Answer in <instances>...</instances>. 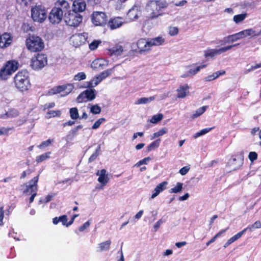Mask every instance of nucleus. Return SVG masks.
Returning <instances> with one entry per match:
<instances>
[{
    "label": "nucleus",
    "mask_w": 261,
    "mask_h": 261,
    "mask_svg": "<svg viewBox=\"0 0 261 261\" xmlns=\"http://www.w3.org/2000/svg\"><path fill=\"white\" fill-rule=\"evenodd\" d=\"M168 3L166 0H150L146 4L145 10L147 13V19L153 20L162 16V10L167 8Z\"/></svg>",
    "instance_id": "1"
},
{
    "label": "nucleus",
    "mask_w": 261,
    "mask_h": 261,
    "mask_svg": "<svg viewBox=\"0 0 261 261\" xmlns=\"http://www.w3.org/2000/svg\"><path fill=\"white\" fill-rule=\"evenodd\" d=\"M13 82L15 88L21 92H27L31 87L29 73L26 70L19 71L14 76Z\"/></svg>",
    "instance_id": "2"
},
{
    "label": "nucleus",
    "mask_w": 261,
    "mask_h": 261,
    "mask_svg": "<svg viewBox=\"0 0 261 261\" xmlns=\"http://www.w3.org/2000/svg\"><path fill=\"white\" fill-rule=\"evenodd\" d=\"M25 44L28 49L33 53L41 51L45 46L44 41L40 37L31 34L26 39Z\"/></svg>",
    "instance_id": "3"
},
{
    "label": "nucleus",
    "mask_w": 261,
    "mask_h": 261,
    "mask_svg": "<svg viewBox=\"0 0 261 261\" xmlns=\"http://www.w3.org/2000/svg\"><path fill=\"white\" fill-rule=\"evenodd\" d=\"M18 62L15 60H10L6 62L0 69V80L6 81L10 76L18 69Z\"/></svg>",
    "instance_id": "4"
},
{
    "label": "nucleus",
    "mask_w": 261,
    "mask_h": 261,
    "mask_svg": "<svg viewBox=\"0 0 261 261\" xmlns=\"http://www.w3.org/2000/svg\"><path fill=\"white\" fill-rule=\"evenodd\" d=\"M39 180V175L35 176L29 181V185H24L25 189L23 190V193L25 194H31V196L29 199V203L33 202L35 197L37 195L38 186V182Z\"/></svg>",
    "instance_id": "5"
},
{
    "label": "nucleus",
    "mask_w": 261,
    "mask_h": 261,
    "mask_svg": "<svg viewBox=\"0 0 261 261\" xmlns=\"http://www.w3.org/2000/svg\"><path fill=\"white\" fill-rule=\"evenodd\" d=\"M64 19L67 25L76 27L82 22L83 16L80 13L71 10L65 13Z\"/></svg>",
    "instance_id": "6"
},
{
    "label": "nucleus",
    "mask_w": 261,
    "mask_h": 261,
    "mask_svg": "<svg viewBox=\"0 0 261 261\" xmlns=\"http://www.w3.org/2000/svg\"><path fill=\"white\" fill-rule=\"evenodd\" d=\"M47 12L45 8L41 6H35L31 9V16L34 21L41 23L47 18Z\"/></svg>",
    "instance_id": "7"
},
{
    "label": "nucleus",
    "mask_w": 261,
    "mask_h": 261,
    "mask_svg": "<svg viewBox=\"0 0 261 261\" xmlns=\"http://www.w3.org/2000/svg\"><path fill=\"white\" fill-rule=\"evenodd\" d=\"M47 64L46 55L44 54L38 53L32 58L30 66L34 70H39L43 68Z\"/></svg>",
    "instance_id": "8"
},
{
    "label": "nucleus",
    "mask_w": 261,
    "mask_h": 261,
    "mask_svg": "<svg viewBox=\"0 0 261 261\" xmlns=\"http://www.w3.org/2000/svg\"><path fill=\"white\" fill-rule=\"evenodd\" d=\"M108 19V16L104 12L94 11L91 15V22L95 26L105 27Z\"/></svg>",
    "instance_id": "9"
},
{
    "label": "nucleus",
    "mask_w": 261,
    "mask_h": 261,
    "mask_svg": "<svg viewBox=\"0 0 261 261\" xmlns=\"http://www.w3.org/2000/svg\"><path fill=\"white\" fill-rule=\"evenodd\" d=\"M96 97V91L94 89H86L76 98V101L78 103L92 101Z\"/></svg>",
    "instance_id": "10"
},
{
    "label": "nucleus",
    "mask_w": 261,
    "mask_h": 261,
    "mask_svg": "<svg viewBox=\"0 0 261 261\" xmlns=\"http://www.w3.org/2000/svg\"><path fill=\"white\" fill-rule=\"evenodd\" d=\"M63 14L59 8L54 7L49 14L48 19L49 21L53 23H59L62 19Z\"/></svg>",
    "instance_id": "11"
},
{
    "label": "nucleus",
    "mask_w": 261,
    "mask_h": 261,
    "mask_svg": "<svg viewBox=\"0 0 261 261\" xmlns=\"http://www.w3.org/2000/svg\"><path fill=\"white\" fill-rule=\"evenodd\" d=\"M239 45V43H237L232 45H228L225 47H223L219 49H210L205 53L204 56L205 57H214L215 56L217 55H220L223 53L226 52L227 50L231 49L233 47L238 46Z\"/></svg>",
    "instance_id": "12"
},
{
    "label": "nucleus",
    "mask_w": 261,
    "mask_h": 261,
    "mask_svg": "<svg viewBox=\"0 0 261 261\" xmlns=\"http://www.w3.org/2000/svg\"><path fill=\"white\" fill-rule=\"evenodd\" d=\"M136 45L140 54L145 53L151 50L148 39L140 38L136 42Z\"/></svg>",
    "instance_id": "13"
},
{
    "label": "nucleus",
    "mask_w": 261,
    "mask_h": 261,
    "mask_svg": "<svg viewBox=\"0 0 261 261\" xmlns=\"http://www.w3.org/2000/svg\"><path fill=\"white\" fill-rule=\"evenodd\" d=\"M244 162L243 152H238L236 154L232 155L229 163L231 165L234 166V169H236L242 166Z\"/></svg>",
    "instance_id": "14"
},
{
    "label": "nucleus",
    "mask_w": 261,
    "mask_h": 261,
    "mask_svg": "<svg viewBox=\"0 0 261 261\" xmlns=\"http://www.w3.org/2000/svg\"><path fill=\"white\" fill-rule=\"evenodd\" d=\"M123 23V18L120 17H115L111 18L109 21L108 20V27L111 30H115L120 28Z\"/></svg>",
    "instance_id": "15"
},
{
    "label": "nucleus",
    "mask_w": 261,
    "mask_h": 261,
    "mask_svg": "<svg viewBox=\"0 0 261 261\" xmlns=\"http://www.w3.org/2000/svg\"><path fill=\"white\" fill-rule=\"evenodd\" d=\"M86 8V4L84 0H74L72 4V10L80 13Z\"/></svg>",
    "instance_id": "16"
},
{
    "label": "nucleus",
    "mask_w": 261,
    "mask_h": 261,
    "mask_svg": "<svg viewBox=\"0 0 261 261\" xmlns=\"http://www.w3.org/2000/svg\"><path fill=\"white\" fill-rule=\"evenodd\" d=\"M123 51V47L121 45H116L111 48L108 49V55L110 56H118Z\"/></svg>",
    "instance_id": "17"
},
{
    "label": "nucleus",
    "mask_w": 261,
    "mask_h": 261,
    "mask_svg": "<svg viewBox=\"0 0 261 261\" xmlns=\"http://www.w3.org/2000/svg\"><path fill=\"white\" fill-rule=\"evenodd\" d=\"M55 7L59 8L62 13L68 11L70 8L69 3L65 0H58L55 3Z\"/></svg>",
    "instance_id": "18"
},
{
    "label": "nucleus",
    "mask_w": 261,
    "mask_h": 261,
    "mask_svg": "<svg viewBox=\"0 0 261 261\" xmlns=\"http://www.w3.org/2000/svg\"><path fill=\"white\" fill-rule=\"evenodd\" d=\"M68 86L71 87V85L66 84L54 87L49 90L48 93L49 95H53L60 93L61 92L65 91Z\"/></svg>",
    "instance_id": "19"
},
{
    "label": "nucleus",
    "mask_w": 261,
    "mask_h": 261,
    "mask_svg": "<svg viewBox=\"0 0 261 261\" xmlns=\"http://www.w3.org/2000/svg\"><path fill=\"white\" fill-rule=\"evenodd\" d=\"M71 39L73 45L76 46L82 45L85 40L84 36L81 33L73 35Z\"/></svg>",
    "instance_id": "20"
},
{
    "label": "nucleus",
    "mask_w": 261,
    "mask_h": 261,
    "mask_svg": "<svg viewBox=\"0 0 261 261\" xmlns=\"http://www.w3.org/2000/svg\"><path fill=\"white\" fill-rule=\"evenodd\" d=\"M168 182L166 181H163L156 186L154 190V193L152 194L151 198H154L157 196L161 192L166 189Z\"/></svg>",
    "instance_id": "21"
},
{
    "label": "nucleus",
    "mask_w": 261,
    "mask_h": 261,
    "mask_svg": "<svg viewBox=\"0 0 261 261\" xmlns=\"http://www.w3.org/2000/svg\"><path fill=\"white\" fill-rule=\"evenodd\" d=\"M148 40L151 49L153 46L161 45L165 42V39L161 36H158L153 38L148 39Z\"/></svg>",
    "instance_id": "22"
},
{
    "label": "nucleus",
    "mask_w": 261,
    "mask_h": 261,
    "mask_svg": "<svg viewBox=\"0 0 261 261\" xmlns=\"http://www.w3.org/2000/svg\"><path fill=\"white\" fill-rule=\"evenodd\" d=\"M189 87L188 84H185L182 86H180L177 90V97L178 98H184L187 95V93L188 92Z\"/></svg>",
    "instance_id": "23"
},
{
    "label": "nucleus",
    "mask_w": 261,
    "mask_h": 261,
    "mask_svg": "<svg viewBox=\"0 0 261 261\" xmlns=\"http://www.w3.org/2000/svg\"><path fill=\"white\" fill-rule=\"evenodd\" d=\"M102 81V80H101V77H100V76L99 75L95 76L90 81L87 82V87L92 88V87H95L99 83H100Z\"/></svg>",
    "instance_id": "24"
},
{
    "label": "nucleus",
    "mask_w": 261,
    "mask_h": 261,
    "mask_svg": "<svg viewBox=\"0 0 261 261\" xmlns=\"http://www.w3.org/2000/svg\"><path fill=\"white\" fill-rule=\"evenodd\" d=\"M110 240L100 243L98 244V248L100 251H106L109 250L111 244Z\"/></svg>",
    "instance_id": "25"
},
{
    "label": "nucleus",
    "mask_w": 261,
    "mask_h": 261,
    "mask_svg": "<svg viewBox=\"0 0 261 261\" xmlns=\"http://www.w3.org/2000/svg\"><path fill=\"white\" fill-rule=\"evenodd\" d=\"M161 140L160 139H158L152 142H151L149 145L147 147V151H151L157 148H158L160 146V142Z\"/></svg>",
    "instance_id": "26"
},
{
    "label": "nucleus",
    "mask_w": 261,
    "mask_h": 261,
    "mask_svg": "<svg viewBox=\"0 0 261 261\" xmlns=\"http://www.w3.org/2000/svg\"><path fill=\"white\" fill-rule=\"evenodd\" d=\"M127 17L132 20L138 19L139 17L138 11L135 9L129 10L127 14Z\"/></svg>",
    "instance_id": "27"
},
{
    "label": "nucleus",
    "mask_w": 261,
    "mask_h": 261,
    "mask_svg": "<svg viewBox=\"0 0 261 261\" xmlns=\"http://www.w3.org/2000/svg\"><path fill=\"white\" fill-rule=\"evenodd\" d=\"M51 154V152L48 151L45 152L43 154H42L40 155H38L36 158V162L37 163H40L50 158V154Z\"/></svg>",
    "instance_id": "28"
},
{
    "label": "nucleus",
    "mask_w": 261,
    "mask_h": 261,
    "mask_svg": "<svg viewBox=\"0 0 261 261\" xmlns=\"http://www.w3.org/2000/svg\"><path fill=\"white\" fill-rule=\"evenodd\" d=\"M247 16L246 13L236 15L233 16V20L236 23H239L243 21Z\"/></svg>",
    "instance_id": "29"
},
{
    "label": "nucleus",
    "mask_w": 261,
    "mask_h": 261,
    "mask_svg": "<svg viewBox=\"0 0 261 261\" xmlns=\"http://www.w3.org/2000/svg\"><path fill=\"white\" fill-rule=\"evenodd\" d=\"M207 108V106H203L202 107L199 108L198 109L195 113L192 115V118L193 119L197 118L200 115H201L202 114L204 113V112L206 111V109Z\"/></svg>",
    "instance_id": "30"
},
{
    "label": "nucleus",
    "mask_w": 261,
    "mask_h": 261,
    "mask_svg": "<svg viewBox=\"0 0 261 261\" xmlns=\"http://www.w3.org/2000/svg\"><path fill=\"white\" fill-rule=\"evenodd\" d=\"M70 116L72 119H77L79 118V114L77 108L76 107L72 108L69 110Z\"/></svg>",
    "instance_id": "31"
},
{
    "label": "nucleus",
    "mask_w": 261,
    "mask_h": 261,
    "mask_svg": "<svg viewBox=\"0 0 261 261\" xmlns=\"http://www.w3.org/2000/svg\"><path fill=\"white\" fill-rule=\"evenodd\" d=\"M154 99V97L153 96H151L148 98L142 97L138 99L137 101L135 102V104H145L153 100Z\"/></svg>",
    "instance_id": "32"
},
{
    "label": "nucleus",
    "mask_w": 261,
    "mask_h": 261,
    "mask_svg": "<svg viewBox=\"0 0 261 261\" xmlns=\"http://www.w3.org/2000/svg\"><path fill=\"white\" fill-rule=\"evenodd\" d=\"M215 126L210 128H205L195 134L194 137L197 138L202 135H204L214 129Z\"/></svg>",
    "instance_id": "33"
},
{
    "label": "nucleus",
    "mask_w": 261,
    "mask_h": 261,
    "mask_svg": "<svg viewBox=\"0 0 261 261\" xmlns=\"http://www.w3.org/2000/svg\"><path fill=\"white\" fill-rule=\"evenodd\" d=\"M242 31L243 32V34L244 35V37H247L248 36H250V35H253L254 36H258V35L261 34V30L257 34H255V31H253L251 29H246V30H243Z\"/></svg>",
    "instance_id": "34"
},
{
    "label": "nucleus",
    "mask_w": 261,
    "mask_h": 261,
    "mask_svg": "<svg viewBox=\"0 0 261 261\" xmlns=\"http://www.w3.org/2000/svg\"><path fill=\"white\" fill-rule=\"evenodd\" d=\"M207 66V64H203L198 66H197L195 68L190 69L189 71V73L191 75H195L198 72L200 69H203Z\"/></svg>",
    "instance_id": "35"
},
{
    "label": "nucleus",
    "mask_w": 261,
    "mask_h": 261,
    "mask_svg": "<svg viewBox=\"0 0 261 261\" xmlns=\"http://www.w3.org/2000/svg\"><path fill=\"white\" fill-rule=\"evenodd\" d=\"M183 184L178 182L175 187L172 188L170 190V193H177L180 192L182 189Z\"/></svg>",
    "instance_id": "36"
},
{
    "label": "nucleus",
    "mask_w": 261,
    "mask_h": 261,
    "mask_svg": "<svg viewBox=\"0 0 261 261\" xmlns=\"http://www.w3.org/2000/svg\"><path fill=\"white\" fill-rule=\"evenodd\" d=\"M55 195L56 193H51V194L47 195L44 199H41L39 200V203L46 204L50 201Z\"/></svg>",
    "instance_id": "37"
},
{
    "label": "nucleus",
    "mask_w": 261,
    "mask_h": 261,
    "mask_svg": "<svg viewBox=\"0 0 261 261\" xmlns=\"http://www.w3.org/2000/svg\"><path fill=\"white\" fill-rule=\"evenodd\" d=\"M54 142V139H48L46 141L41 142V143L38 146L40 149H43L49 146Z\"/></svg>",
    "instance_id": "38"
},
{
    "label": "nucleus",
    "mask_w": 261,
    "mask_h": 261,
    "mask_svg": "<svg viewBox=\"0 0 261 261\" xmlns=\"http://www.w3.org/2000/svg\"><path fill=\"white\" fill-rule=\"evenodd\" d=\"M47 115H48L47 117L48 118H50L51 117H55L56 116L59 117L61 115V112L60 110H51L47 112Z\"/></svg>",
    "instance_id": "39"
},
{
    "label": "nucleus",
    "mask_w": 261,
    "mask_h": 261,
    "mask_svg": "<svg viewBox=\"0 0 261 261\" xmlns=\"http://www.w3.org/2000/svg\"><path fill=\"white\" fill-rule=\"evenodd\" d=\"M99 151L100 146H98V148L95 150V152L89 157L88 159L89 163H91L97 159L99 155Z\"/></svg>",
    "instance_id": "40"
},
{
    "label": "nucleus",
    "mask_w": 261,
    "mask_h": 261,
    "mask_svg": "<svg viewBox=\"0 0 261 261\" xmlns=\"http://www.w3.org/2000/svg\"><path fill=\"white\" fill-rule=\"evenodd\" d=\"M114 68L108 69L107 70H106L102 72H101L99 75L100 77H101V80H103V79H106V77H108L109 75L111 74V73L113 70Z\"/></svg>",
    "instance_id": "41"
},
{
    "label": "nucleus",
    "mask_w": 261,
    "mask_h": 261,
    "mask_svg": "<svg viewBox=\"0 0 261 261\" xmlns=\"http://www.w3.org/2000/svg\"><path fill=\"white\" fill-rule=\"evenodd\" d=\"M163 117V115L162 114H158L155 115L151 117L150 122L152 123H156L159 121H161Z\"/></svg>",
    "instance_id": "42"
},
{
    "label": "nucleus",
    "mask_w": 261,
    "mask_h": 261,
    "mask_svg": "<svg viewBox=\"0 0 261 261\" xmlns=\"http://www.w3.org/2000/svg\"><path fill=\"white\" fill-rule=\"evenodd\" d=\"M260 228H261V222L259 221H256L252 225L248 226L246 228L252 231L254 228L258 229Z\"/></svg>",
    "instance_id": "43"
},
{
    "label": "nucleus",
    "mask_w": 261,
    "mask_h": 261,
    "mask_svg": "<svg viewBox=\"0 0 261 261\" xmlns=\"http://www.w3.org/2000/svg\"><path fill=\"white\" fill-rule=\"evenodd\" d=\"M101 111V108L97 105H93L91 107L90 112L93 114H100Z\"/></svg>",
    "instance_id": "44"
},
{
    "label": "nucleus",
    "mask_w": 261,
    "mask_h": 261,
    "mask_svg": "<svg viewBox=\"0 0 261 261\" xmlns=\"http://www.w3.org/2000/svg\"><path fill=\"white\" fill-rule=\"evenodd\" d=\"M224 41H225V43H229V42H233L234 41H237V38L236 37L235 34L230 35L224 38Z\"/></svg>",
    "instance_id": "45"
},
{
    "label": "nucleus",
    "mask_w": 261,
    "mask_h": 261,
    "mask_svg": "<svg viewBox=\"0 0 261 261\" xmlns=\"http://www.w3.org/2000/svg\"><path fill=\"white\" fill-rule=\"evenodd\" d=\"M105 121H106V119L105 118H99L97 121H96L95 122V123L93 124V125L92 126V129H96L98 128L99 127V126L100 125V124Z\"/></svg>",
    "instance_id": "46"
},
{
    "label": "nucleus",
    "mask_w": 261,
    "mask_h": 261,
    "mask_svg": "<svg viewBox=\"0 0 261 261\" xmlns=\"http://www.w3.org/2000/svg\"><path fill=\"white\" fill-rule=\"evenodd\" d=\"M101 43V41L95 40L89 44V48L92 50H95Z\"/></svg>",
    "instance_id": "47"
},
{
    "label": "nucleus",
    "mask_w": 261,
    "mask_h": 261,
    "mask_svg": "<svg viewBox=\"0 0 261 261\" xmlns=\"http://www.w3.org/2000/svg\"><path fill=\"white\" fill-rule=\"evenodd\" d=\"M103 64V60L102 59H97L95 60L92 64V67L94 68L100 67Z\"/></svg>",
    "instance_id": "48"
},
{
    "label": "nucleus",
    "mask_w": 261,
    "mask_h": 261,
    "mask_svg": "<svg viewBox=\"0 0 261 261\" xmlns=\"http://www.w3.org/2000/svg\"><path fill=\"white\" fill-rule=\"evenodd\" d=\"M97 180L99 182L101 183L103 185H106L109 181V178L108 177V175L106 176H101L99 175L98 178Z\"/></svg>",
    "instance_id": "49"
},
{
    "label": "nucleus",
    "mask_w": 261,
    "mask_h": 261,
    "mask_svg": "<svg viewBox=\"0 0 261 261\" xmlns=\"http://www.w3.org/2000/svg\"><path fill=\"white\" fill-rule=\"evenodd\" d=\"M86 78V75L84 72H79L74 77V80L75 81H81Z\"/></svg>",
    "instance_id": "50"
},
{
    "label": "nucleus",
    "mask_w": 261,
    "mask_h": 261,
    "mask_svg": "<svg viewBox=\"0 0 261 261\" xmlns=\"http://www.w3.org/2000/svg\"><path fill=\"white\" fill-rule=\"evenodd\" d=\"M178 33V29L176 27H170L169 29V34L173 36L177 35Z\"/></svg>",
    "instance_id": "51"
},
{
    "label": "nucleus",
    "mask_w": 261,
    "mask_h": 261,
    "mask_svg": "<svg viewBox=\"0 0 261 261\" xmlns=\"http://www.w3.org/2000/svg\"><path fill=\"white\" fill-rule=\"evenodd\" d=\"M258 154L255 151L250 152L248 155L249 160L252 163L257 159Z\"/></svg>",
    "instance_id": "52"
},
{
    "label": "nucleus",
    "mask_w": 261,
    "mask_h": 261,
    "mask_svg": "<svg viewBox=\"0 0 261 261\" xmlns=\"http://www.w3.org/2000/svg\"><path fill=\"white\" fill-rule=\"evenodd\" d=\"M151 160V158L150 157H147L139 161L138 162H137L135 165V166L139 167L141 165L143 164H147V162Z\"/></svg>",
    "instance_id": "53"
},
{
    "label": "nucleus",
    "mask_w": 261,
    "mask_h": 261,
    "mask_svg": "<svg viewBox=\"0 0 261 261\" xmlns=\"http://www.w3.org/2000/svg\"><path fill=\"white\" fill-rule=\"evenodd\" d=\"M11 127H2L0 128V136L3 135H8L9 131L12 130Z\"/></svg>",
    "instance_id": "54"
},
{
    "label": "nucleus",
    "mask_w": 261,
    "mask_h": 261,
    "mask_svg": "<svg viewBox=\"0 0 261 261\" xmlns=\"http://www.w3.org/2000/svg\"><path fill=\"white\" fill-rule=\"evenodd\" d=\"M167 133V131L163 128L161 130H160L159 131H158V132H156V133H154L153 134V137H152V139H153L155 137H158L159 136H161L162 135H163L164 134H166Z\"/></svg>",
    "instance_id": "55"
},
{
    "label": "nucleus",
    "mask_w": 261,
    "mask_h": 261,
    "mask_svg": "<svg viewBox=\"0 0 261 261\" xmlns=\"http://www.w3.org/2000/svg\"><path fill=\"white\" fill-rule=\"evenodd\" d=\"M4 217V210L3 206L0 207V226L4 225L3 219Z\"/></svg>",
    "instance_id": "56"
},
{
    "label": "nucleus",
    "mask_w": 261,
    "mask_h": 261,
    "mask_svg": "<svg viewBox=\"0 0 261 261\" xmlns=\"http://www.w3.org/2000/svg\"><path fill=\"white\" fill-rule=\"evenodd\" d=\"M60 222H62V224L63 225H65L67 227V224H68V219H67V215H62L60 217Z\"/></svg>",
    "instance_id": "57"
},
{
    "label": "nucleus",
    "mask_w": 261,
    "mask_h": 261,
    "mask_svg": "<svg viewBox=\"0 0 261 261\" xmlns=\"http://www.w3.org/2000/svg\"><path fill=\"white\" fill-rule=\"evenodd\" d=\"M90 224V223L89 221H87L86 222H85L82 225H81V226H80L79 227V230L80 231H84L86 229H87V228H88L89 227Z\"/></svg>",
    "instance_id": "58"
},
{
    "label": "nucleus",
    "mask_w": 261,
    "mask_h": 261,
    "mask_svg": "<svg viewBox=\"0 0 261 261\" xmlns=\"http://www.w3.org/2000/svg\"><path fill=\"white\" fill-rule=\"evenodd\" d=\"M189 170H190V168L188 166H185V167L181 168L179 170V173L181 175H186L188 172Z\"/></svg>",
    "instance_id": "59"
},
{
    "label": "nucleus",
    "mask_w": 261,
    "mask_h": 261,
    "mask_svg": "<svg viewBox=\"0 0 261 261\" xmlns=\"http://www.w3.org/2000/svg\"><path fill=\"white\" fill-rule=\"evenodd\" d=\"M17 2L22 6H27L32 0H16Z\"/></svg>",
    "instance_id": "60"
},
{
    "label": "nucleus",
    "mask_w": 261,
    "mask_h": 261,
    "mask_svg": "<svg viewBox=\"0 0 261 261\" xmlns=\"http://www.w3.org/2000/svg\"><path fill=\"white\" fill-rule=\"evenodd\" d=\"M55 106V103L54 102H52L48 103H46L44 105V110L46 109H49L52 108H54Z\"/></svg>",
    "instance_id": "61"
},
{
    "label": "nucleus",
    "mask_w": 261,
    "mask_h": 261,
    "mask_svg": "<svg viewBox=\"0 0 261 261\" xmlns=\"http://www.w3.org/2000/svg\"><path fill=\"white\" fill-rule=\"evenodd\" d=\"M243 32L242 31L241 32H239L237 33L234 34L236 35V37L237 38V40L241 39L243 38H244V35L243 33Z\"/></svg>",
    "instance_id": "62"
},
{
    "label": "nucleus",
    "mask_w": 261,
    "mask_h": 261,
    "mask_svg": "<svg viewBox=\"0 0 261 261\" xmlns=\"http://www.w3.org/2000/svg\"><path fill=\"white\" fill-rule=\"evenodd\" d=\"M247 228H244L242 231L239 232L236 234H235V237L237 238V239L238 240L239 238H240L242 235L247 231Z\"/></svg>",
    "instance_id": "63"
},
{
    "label": "nucleus",
    "mask_w": 261,
    "mask_h": 261,
    "mask_svg": "<svg viewBox=\"0 0 261 261\" xmlns=\"http://www.w3.org/2000/svg\"><path fill=\"white\" fill-rule=\"evenodd\" d=\"M229 229V227H227L226 228L224 229H222L220 231H219L215 236V238L217 239V238L220 237L223 233H224L227 230Z\"/></svg>",
    "instance_id": "64"
}]
</instances>
